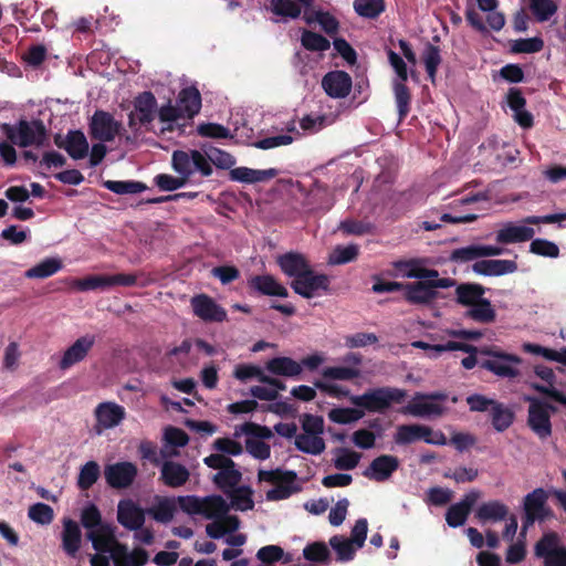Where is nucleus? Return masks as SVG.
<instances>
[{
    "label": "nucleus",
    "instance_id": "nucleus-52",
    "mask_svg": "<svg viewBox=\"0 0 566 566\" xmlns=\"http://www.w3.org/2000/svg\"><path fill=\"white\" fill-rule=\"evenodd\" d=\"M359 247L357 244L337 245L329 255V263L335 265L346 264L357 259Z\"/></svg>",
    "mask_w": 566,
    "mask_h": 566
},
{
    "label": "nucleus",
    "instance_id": "nucleus-56",
    "mask_svg": "<svg viewBox=\"0 0 566 566\" xmlns=\"http://www.w3.org/2000/svg\"><path fill=\"white\" fill-rule=\"evenodd\" d=\"M322 376L331 380H352L360 376V370L356 367L334 366L324 368Z\"/></svg>",
    "mask_w": 566,
    "mask_h": 566
},
{
    "label": "nucleus",
    "instance_id": "nucleus-31",
    "mask_svg": "<svg viewBox=\"0 0 566 566\" xmlns=\"http://www.w3.org/2000/svg\"><path fill=\"white\" fill-rule=\"evenodd\" d=\"M265 369L275 376L297 377L302 374L301 364L291 357H274L266 361Z\"/></svg>",
    "mask_w": 566,
    "mask_h": 566
},
{
    "label": "nucleus",
    "instance_id": "nucleus-22",
    "mask_svg": "<svg viewBox=\"0 0 566 566\" xmlns=\"http://www.w3.org/2000/svg\"><path fill=\"white\" fill-rule=\"evenodd\" d=\"M405 300L415 305H427L437 298L438 293L433 291L429 281L405 283Z\"/></svg>",
    "mask_w": 566,
    "mask_h": 566
},
{
    "label": "nucleus",
    "instance_id": "nucleus-64",
    "mask_svg": "<svg viewBox=\"0 0 566 566\" xmlns=\"http://www.w3.org/2000/svg\"><path fill=\"white\" fill-rule=\"evenodd\" d=\"M544 48L543 39L538 36L515 40L512 44L514 53H537Z\"/></svg>",
    "mask_w": 566,
    "mask_h": 566
},
{
    "label": "nucleus",
    "instance_id": "nucleus-14",
    "mask_svg": "<svg viewBox=\"0 0 566 566\" xmlns=\"http://www.w3.org/2000/svg\"><path fill=\"white\" fill-rule=\"evenodd\" d=\"M193 314L206 323L227 321V311L207 294L195 295L190 301Z\"/></svg>",
    "mask_w": 566,
    "mask_h": 566
},
{
    "label": "nucleus",
    "instance_id": "nucleus-34",
    "mask_svg": "<svg viewBox=\"0 0 566 566\" xmlns=\"http://www.w3.org/2000/svg\"><path fill=\"white\" fill-rule=\"evenodd\" d=\"M509 507L499 500L482 503L475 512V517L482 522H499L506 518Z\"/></svg>",
    "mask_w": 566,
    "mask_h": 566
},
{
    "label": "nucleus",
    "instance_id": "nucleus-50",
    "mask_svg": "<svg viewBox=\"0 0 566 566\" xmlns=\"http://www.w3.org/2000/svg\"><path fill=\"white\" fill-rule=\"evenodd\" d=\"M354 9L358 15L375 19L385 11L384 0H355Z\"/></svg>",
    "mask_w": 566,
    "mask_h": 566
},
{
    "label": "nucleus",
    "instance_id": "nucleus-55",
    "mask_svg": "<svg viewBox=\"0 0 566 566\" xmlns=\"http://www.w3.org/2000/svg\"><path fill=\"white\" fill-rule=\"evenodd\" d=\"M271 11L279 17L297 19L302 8L293 0H271Z\"/></svg>",
    "mask_w": 566,
    "mask_h": 566
},
{
    "label": "nucleus",
    "instance_id": "nucleus-15",
    "mask_svg": "<svg viewBox=\"0 0 566 566\" xmlns=\"http://www.w3.org/2000/svg\"><path fill=\"white\" fill-rule=\"evenodd\" d=\"M137 473V467L128 461L109 464L104 470L107 484L118 490L129 488L135 481Z\"/></svg>",
    "mask_w": 566,
    "mask_h": 566
},
{
    "label": "nucleus",
    "instance_id": "nucleus-26",
    "mask_svg": "<svg viewBox=\"0 0 566 566\" xmlns=\"http://www.w3.org/2000/svg\"><path fill=\"white\" fill-rule=\"evenodd\" d=\"M534 234L533 228L507 222L496 232L495 240L501 244H511L532 240Z\"/></svg>",
    "mask_w": 566,
    "mask_h": 566
},
{
    "label": "nucleus",
    "instance_id": "nucleus-29",
    "mask_svg": "<svg viewBox=\"0 0 566 566\" xmlns=\"http://www.w3.org/2000/svg\"><path fill=\"white\" fill-rule=\"evenodd\" d=\"M188 469L175 461H165L160 470V480L169 488H180L189 480Z\"/></svg>",
    "mask_w": 566,
    "mask_h": 566
},
{
    "label": "nucleus",
    "instance_id": "nucleus-37",
    "mask_svg": "<svg viewBox=\"0 0 566 566\" xmlns=\"http://www.w3.org/2000/svg\"><path fill=\"white\" fill-rule=\"evenodd\" d=\"M63 268V262L60 258H46L40 263L25 271L28 279H46L57 273Z\"/></svg>",
    "mask_w": 566,
    "mask_h": 566
},
{
    "label": "nucleus",
    "instance_id": "nucleus-42",
    "mask_svg": "<svg viewBox=\"0 0 566 566\" xmlns=\"http://www.w3.org/2000/svg\"><path fill=\"white\" fill-rule=\"evenodd\" d=\"M395 101L398 109L399 120H403L410 112L411 93L406 82H394Z\"/></svg>",
    "mask_w": 566,
    "mask_h": 566
},
{
    "label": "nucleus",
    "instance_id": "nucleus-30",
    "mask_svg": "<svg viewBox=\"0 0 566 566\" xmlns=\"http://www.w3.org/2000/svg\"><path fill=\"white\" fill-rule=\"evenodd\" d=\"M82 543V532L78 524L72 518L63 521L62 548L71 557H75Z\"/></svg>",
    "mask_w": 566,
    "mask_h": 566
},
{
    "label": "nucleus",
    "instance_id": "nucleus-48",
    "mask_svg": "<svg viewBox=\"0 0 566 566\" xmlns=\"http://www.w3.org/2000/svg\"><path fill=\"white\" fill-rule=\"evenodd\" d=\"M103 186L117 195L139 193L147 188L145 184L134 180H106Z\"/></svg>",
    "mask_w": 566,
    "mask_h": 566
},
{
    "label": "nucleus",
    "instance_id": "nucleus-16",
    "mask_svg": "<svg viewBox=\"0 0 566 566\" xmlns=\"http://www.w3.org/2000/svg\"><path fill=\"white\" fill-rule=\"evenodd\" d=\"M399 459L390 454H381L375 458L368 468L365 469L363 475L376 482H384L391 478V475L399 468Z\"/></svg>",
    "mask_w": 566,
    "mask_h": 566
},
{
    "label": "nucleus",
    "instance_id": "nucleus-8",
    "mask_svg": "<svg viewBox=\"0 0 566 566\" xmlns=\"http://www.w3.org/2000/svg\"><path fill=\"white\" fill-rule=\"evenodd\" d=\"M534 555L544 560L545 566H566V547L560 545L556 532H548L536 542Z\"/></svg>",
    "mask_w": 566,
    "mask_h": 566
},
{
    "label": "nucleus",
    "instance_id": "nucleus-2",
    "mask_svg": "<svg viewBox=\"0 0 566 566\" xmlns=\"http://www.w3.org/2000/svg\"><path fill=\"white\" fill-rule=\"evenodd\" d=\"M407 390L397 387H378L365 391L363 395L350 396V402L368 412L384 413L394 403H401L407 398Z\"/></svg>",
    "mask_w": 566,
    "mask_h": 566
},
{
    "label": "nucleus",
    "instance_id": "nucleus-57",
    "mask_svg": "<svg viewBox=\"0 0 566 566\" xmlns=\"http://www.w3.org/2000/svg\"><path fill=\"white\" fill-rule=\"evenodd\" d=\"M337 452L338 455L334 459V467L342 471L355 469L361 458L360 453L346 448H339Z\"/></svg>",
    "mask_w": 566,
    "mask_h": 566
},
{
    "label": "nucleus",
    "instance_id": "nucleus-20",
    "mask_svg": "<svg viewBox=\"0 0 566 566\" xmlns=\"http://www.w3.org/2000/svg\"><path fill=\"white\" fill-rule=\"evenodd\" d=\"M281 271L294 280L304 275L312 266L306 256L300 252L290 251L276 258Z\"/></svg>",
    "mask_w": 566,
    "mask_h": 566
},
{
    "label": "nucleus",
    "instance_id": "nucleus-23",
    "mask_svg": "<svg viewBox=\"0 0 566 566\" xmlns=\"http://www.w3.org/2000/svg\"><path fill=\"white\" fill-rule=\"evenodd\" d=\"M507 105L514 112V119L522 128H531L534 125L533 115L525 109L526 99L520 88L511 87L507 92Z\"/></svg>",
    "mask_w": 566,
    "mask_h": 566
},
{
    "label": "nucleus",
    "instance_id": "nucleus-6",
    "mask_svg": "<svg viewBox=\"0 0 566 566\" xmlns=\"http://www.w3.org/2000/svg\"><path fill=\"white\" fill-rule=\"evenodd\" d=\"M133 111L128 114V127L137 132L140 127L149 129L157 115V99L153 92L138 93L133 102Z\"/></svg>",
    "mask_w": 566,
    "mask_h": 566
},
{
    "label": "nucleus",
    "instance_id": "nucleus-41",
    "mask_svg": "<svg viewBox=\"0 0 566 566\" xmlns=\"http://www.w3.org/2000/svg\"><path fill=\"white\" fill-rule=\"evenodd\" d=\"M201 150L208 156L211 164L219 169H231L235 164V158L230 153L217 148L211 144H203Z\"/></svg>",
    "mask_w": 566,
    "mask_h": 566
},
{
    "label": "nucleus",
    "instance_id": "nucleus-40",
    "mask_svg": "<svg viewBox=\"0 0 566 566\" xmlns=\"http://www.w3.org/2000/svg\"><path fill=\"white\" fill-rule=\"evenodd\" d=\"M159 120L161 123H165L166 126L161 128V134H165L166 132H174L176 126L175 122H177L180 118H185L182 113L180 112V107L178 105H172L171 101L169 99L167 104L158 107L157 106V115Z\"/></svg>",
    "mask_w": 566,
    "mask_h": 566
},
{
    "label": "nucleus",
    "instance_id": "nucleus-49",
    "mask_svg": "<svg viewBox=\"0 0 566 566\" xmlns=\"http://www.w3.org/2000/svg\"><path fill=\"white\" fill-rule=\"evenodd\" d=\"M301 44L304 49L312 52H324L331 48L328 39L310 30L302 32Z\"/></svg>",
    "mask_w": 566,
    "mask_h": 566
},
{
    "label": "nucleus",
    "instance_id": "nucleus-54",
    "mask_svg": "<svg viewBox=\"0 0 566 566\" xmlns=\"http://www.w3.org/2000/svg\"><path fill=\"white\" fill-rule=\"evenodd\" d=\"M241 472L235 467H231L216 473L213 482L221 490L234 489L241 481Z\"/></svg>",
    "mask_w": 566,
    "mask_h": 566
},
{
    "label": "nucleus",
    "instance_id": "nucleus-10",
    "mask_svg": "<svg viewBox=\"0 0 566 566\" xmlns=\"http://www.w3.org/2000/svg\"><path fill=\"white\" fill-rule=\"evenodd\" d=\"M547 499L548 494L542 488L525 495L523 501L525 526H532L536 521L544 522L554 516L553 511L546 505Z\"/></svg>",
    "mask_w": 566,
    "mask_h": 566
},
{
    "label": "nucleus",
    "instance_id": "nucleus-51",
    "mask_svg": "<svg viewBox=\"0 0 566 566\" xmlns=\"http://www.w3.org/2000/svg\"><path fill=\"white\" fill-rule=\"evenodd\" d=\"M99 476V465L95 461L86 462L80 470V474L77 478V486L82 491H86L96 483Z\"/></svg>",
    "mask_w": 566,
    "mask_h": 566
},
{
    "label": "nucleus",
    "instance_id": "nucleus-61",
    "mask_svg": "<svg viewBox=\"0 0 566 566\" xmlns=\"http://www.w3.org/2000/svg\"><path fill=\"white\" fill-rule=\"evenodd\" d=\"M363 416L364 411L355 408H334L328 412L329 420L339 424L355 422Z\"/></svg>",
    "mask_w": 566,
    "mask_h": 566
},
{
    "label": "nucleus",
    "instance_id": "nucleus-32",
    "mask_svg": "<svg viewBox=\"0 0 566 566\" xmlns=\"http://www.w3.org/2000/svg\"><path fill=\"white\" fill-rule=\"evenodd\" d=\"M486 289L479 283H461L455 287V302L470 308L483 298Z\"/></svg>",
    "mask_w": 566,
    "mask_h": 566
},
{
    "label": "nucleus",
    "instance_id": "nucleus-21",
    "mask_svg": "<svg viewBox=\"0 0 566 566\" xmlns=\"http://www.w3.org/2000/svg\"><path fill=\"white\" fill-rule=\"evenodd\" d=\"M125 408L116 402H101L95 408V418L102 429H111L118 426L125 419Z\"/></svg>",
    "mask_w": 566,
    "mask_h": 566
},
{
    "label": "nucleus",
    "instance_id": "nucleus-25",
    "mask_svg": "<svg viewBox=\"0 0 566 566\" xmlns=\"http://www.w3.org/2000/svg\"><path fill=\"white\" fill-rule=\"evenodd\" d=\"M176 103L185 118L192 119L201 109V94L193 85L184 87L178 93Z\"/></svg>",
    "mask_w": 566,
    "mask_h": 566
},
{
    "label": "nucleus",
    "instance_id": "nucleus-13",
    "mask_svg": "<svg viewBox=\"0 0 566 566\" xmlns=\"http://www.w3.org/2000/svg\"><path fill=\"white\" fill-rule=\"evenodd\" d=\"M329 277L324 273H316L311 268L304 275L297 280H293L291 287L293 291L304 298H312L319 291L327 292L329 289Z\"/></svg>",
    "mask_w": 566,
    "mask_h": 566
},
{
    "label": "nucleus",
    "instance_id": "nucleus-1",
    "mask_svg": "<svg viewBox=\"0 0 566 566\" xmlns=\"http://www.w3.org/2000/svg\"><path fill=\"white\" fill-rule=\"evenodd\" d=\"M0 129L10 143L21 148L48 145V129L41 119H20L15 124L3 123Z\"/></svg>",
    "mask_w": 566,
    "mask_h": 566
},
{
    "label": "nucleus",
    "instance_id": "nucleus-19",
    "mask_svg": "<svg viewBox=\"0 0 566 566\" xmlns=\"http://www.w3.org/2000/svg\"><path fill=\"white\" fill-rule=\"evenodd\" d=\"M117 521L129 531H139L145 524V511L132 500L118 503Z\"/></svg>",
    "mask_w": 566,
    "mask_h": 566
},
{
    "label": "nucleus",
    "instance_id": "nucleus-47",
    "mask_svg": "<svg viewBox=\"0 0 566 566\" xmlns=\"http://www.w3.org/2000/svg\"><path fill=\"white\" fill-rule=\"evenodd\" d=\"M422 61H423L428 77L433 83L438 67L442 61L439 46L433 45L430 42H428L426 44L424 51L422 53Z\"/></svg>",
    "mask_w": 566,
    "mask_h": 566
},
{
    "label": "nucleus",
    "instance_id": "nucleus-7",
    "mask_svg": "<svg viewBox=\"0 0 566 566\" xmlns=\"http://www.w3.org/2000/svg\"><path fill=\"white\" fill-rule=\"evenodd\" d=\"M526 401L530 402L528 427L538 438L546 439L552 434L551 413L556 412L557 408L536 397H527Z\"/></svg>",
    "mask_w": 566,
    "mask_h": 566
},
{
    "label": "nucleus",
    "instance_id": "nucleus-46",
    "mask_svg": "<svg viewBox=\"0 0 566 566\" xmlns=\"http://www.w3.org/2000/svg\"><path fill=\"white\" fill-rule=\"evenodd\" d=\"M530 10L537 22L548 21L558 10L554 0H530Z\"/></svg>",
    "mask_w": 566,
    "mask_h": 566
},
{
    "label": "nucleus",
    "instance_id": "nucleus-62",
    "mask_svg": "<svg viewBox=\"0 0 566 566\" xmlns=\"http://www.w3.org/2000/svg\"><path fill=\"white\" fill-rule=\"evenodd\" d=\"M232 505L240 511H248L254 507L252 500V490L249 486L235 488L230 493Z\"/></svg>",
    "mask_w": 566,
    "mask_h": 566
},
{
    "label": "nucleus",
    "instance_id": "nucleus-3",
    "mask_svg": "<svg viewBox=\"0 0 566 566\" xmlns=\"http://www.w3.org/2000/svg\"><path fill=\"white\" fill-rule=\"evenodd\" d=\"M478 353L489 356L488 359L480 363V367L497 377L511 379L520 375L518 366L522 363L520 356L502 352L495 347H482Z\"/></svg>",
    "mask_w": 566,
    "mask_h": 566
},
{
    "label": "nucleus",
    "instance_id": "nucleus-27",
    "mask_svg": "<svg viewBox=\"0 0 566 566\" xmlns=\"http://www.w3.org/2000/svg\"><path fill=\"white\" fill-rule=\"evenodd\" d=\"M249 286L262 295L279 297L289 296L287 289L270 274L252 276L249 280Z\"/></svg>",
    "mask_w": 566,
    "mask_h": 566
},
{
    "label": "nucleus",
    "instance_id": "nucleus-36",
    "mask_svg": "<svg viewBox=\"0 0 566 566\" xmlns=\"http://www.w3.org/2000/svg\"><path fill=\"white\" fill-rule=\"evenodd\" d=\"M200 514L208 520L220 518L229 512V505L221 495H209L201 499Z\"/></svg>",
    "mask_w": 566,
    "mask_h": 566
},
{
    "label": "nucleus",
    "instance_id": "nucleus-53",
    "mask_svg": "<svg viewBox=\"0 0 566 566\" xmlns=\"http://www.w3.org/2000/svg\"><path fill=\"white\" fill-rule=\"evenodd\" d=\"M303 557L308 562L325 564L329 560L331 552L324 542H313L304 547Z\"/></svg>",
    "mask_w": 566,
    "mask_h": 566
},
{
    "label": "nucleus",
    "instance_id": "nucleus-44",
    "mask_svg": "<svg viewBox=\"0 0 566 566\" xmlns=\"http://www.w3.org/2000/svg\"><path fill=\"white\" fill-rule=\"evenodd\" d=\"M171 165L174 170L188 181L190 176L193 175L192 149L189 151L175 150L171 156Z\"/></svg>",
    "mask_w": 566,
    "mask_h": 566
},
{
    "label": "nucleus",
    "instance_id": "nucleus-11",
    "mask_svg": "<svg viewBox=\"0 0 566 566\" xmlns=\"http://www.w3.org/2000/svg\"><path fill=\"white\" fill-rule=\"evenodd\" d=\"M432 432V429L424 424H400L394 440L399 446H407L418 440H423L429 444H446V437L442 432L437 433V439L431 438Z\"/></svg>",
    "mask_w": 566,
    "mask_h": 566
},
{
    "label": "nucleus",
    "instance_id": "nucleus-18",
    "mask_svg": "<svg viewBox=\"0 0 566 566\" xmlns=\"http://www.w3.org/2000/svg\"><path fill=\"white\" fill-rule=\"evenodd\" d=\"M95 344V336L84 335L77 338L63 354L59 367L62 370L71 368L73 365L85 359Z\"/></svg>",
    "mask_w": 566,
    "mask_h": 566
},
{
    "label": "nucleus",
    "instance_id": "nucleus-12",
    "mask_svg": "<svg viewBox=\"0 0 566 566\" xmlns=\"http://www.w3.org/2000/svg\"><path fill=\"white\" fill-rule=\"evenodd\" d=\"M122 123L105 111L97 109L92 116L90 130L93 138L101 142H112L119 134Z\"/></svg>",
    "mask_w": 566,
    "mask_h": 566
},
{
    "label": "nucleus",
    "instance_id": "nucleus-58",
    "mask_svg": "<svg viewBox=\"0 0 566 566\" xmlns=\"http://www.w3.org/2000/svg\"><path fill=\"white\" fill-rule=\"evenodd\" d=\"M176 506L172 500L163 499L156 506L148 510L151 517L160 523H169L175 515Z\"/></svg>",
    "mask_w": 566,
    "mask_h": 566
},
{
    "label": "nucleus",
    "instance_id": "nucleus-59",
    "mask_svg": "<svg viewBox=\"0 0 566 566\" xmlns=\"http://www.w3.org/2000/svg\"><path fill=\"white\" fill-rule=\"evenodd\" d=\"M197 133L201 137L214 139L232 138L230 129L218 123H201L197 126Z\"/></svg>",
    "mask_w": 566,
    "mask_h": 566
},
{
    "label": "nucleus",
    "instance_id": "nucleus-60",
    "mask_svg": "<svg viewBox=\"0 0 566 566\" xmlns=\"http://www.w3.org/2000/svg\"><path fill=\"white\" fill-rule=\"evenodd\" d=\"M28 516L38 524L48 525L54 518V511L50 505L39 502L29 507Z\"/></svg>",
    "mask_w": 566,
    "mask_h": 566
},
{
    "label": "nucleus",
    "instance_id": "nucleus-28",
    "mask_svg": "<svg viewBox=\"0 0 566 566\" xmlns=\"http://www.w3.org/2000/svg\"><path fill=\"white\" fill-rule=\"evenodd\" d=\"M279 170L275 168L269 169H252L248 167H237L230 170V179L233 181L244 184H256L269 181L279 175Z\"/></svg>",
    "mask_w": 566,
    "mask_h": 566
},
{
    "label": "nucleus",
    "instance_id": "nucleus-38",
    "mask_svg": "<svg viewBox=\"0 0 566 566\" xmlns=\"http://www.w3.org/2000/svg\"><path fill=\"white\" fill-rule=\"evenodd\" d=\"M490 416L492 426L497 432H503L510 428L515 418L513 410L499 401L490 409Z\"/></svg>",
    "mask_w": 566,
    "mask_h": 566
},
{
    "label": "nucleus",
    "instance_id": "nucleus-35",
    "mask_svg": "<svg viewBox=\"0 0 566 566\" xmlns=\"http://www.w3.org/2000/svg\"><path fill=\"white\" fill-rule=\"evenodd\" d=\"M464 317L480 324H491L496 319V311L488 298H482L476 304L468 308Z\"/></svg>",
    "mask_w": 566,
    "mask_h": 566
},
{
    "label": "nucleus",
    "instance_id": "nucleus-24",
    "mask_svg": "<svg viewBox=\"0 0 566 566\" xmlns=\"http://www.w3.org/2000/svg\"><path fill=\"white\" fill-rule=\"evenodd\" d=\"M518 269L514 260H480L472 265L476 274L485 276H501L516 272Z\"/></svg>",
    "mask_w": 566,
    "mask_h": 566
},
{
    "label": "nucleus",
    "instance_id": "nucleus-43",
    "mask_svg": "<svg viewBox=\"0 0 566 566\" xmlns=\"http://www.w3.org/2000/svg\"><path fill=\"white\" fill-rule=\"evenodd\" d=\"M294 444L297 450L313 455L321 454L326 447L322 437H314L307 433L297 434Z\"/></svg>",
    "mask_w": 566,
    "mask_h": 566
},
{
    "label": "nucleus",
    "instance_id": "nucleus-5",
    "mask_svg": "<svg viewBox=\"0 0 566 566\" xmlns=\"http://www.w3.org/2000/svg\"><path fill=\"white\" fill-rule=\"evenodd\" d=\"M448 399L443 391H433L428 394L416 392L411 402L402 407L399 412L413 417H441L447 412V408L439 402Z\"/></svg>",
    "mask_w": 566,
    "mask_h": 566
},
{
    "label": "nucleus",
    "instance_id": "nucleus-4",
    "mask_svg": "<svg viewBox=\"0 0 566 566\" xmlns=\"http://www.w3.org/2000/svg\"><path fill=\"white\" fill-rule=\"evenodd\" d=\"M258 478L260 481L275 484V488L266 492L268 501L285 500L301 491V488L295 484L297 480L295 471H283L281 469L260 470Z\"/></svg>",
    "mask_w": 566,
    "mask_h": 566
},
{
    "label": "nucleus",
    "instance_id": "nucleus-33",
    "mask_svg": "<svg viewBox=\"0 0 566 566\" xmlns=\"http://www.w3.org/2000/svg\"><path fill=\"white\" fill-rule=\"evenodd\" d=\"M64 150L74 159H83L88 155V142L82 130H69L65 136Z\"/></svg>",
    "mask_w": 566,
    "mask_h": 566
},
{
    "label": "nucleus",
    "instance_id": "nucleus-45",
    "mask_svg": "<svg viewBox=\"0 0 566 566\" xmlns=\"http://www.w3.org/2000/svg\"><path fill=\"white\" fill-rule=\"evenodd\" d=\"M328 543L336 552L338 562H349L354 559L357 547L348 538L334 535L329 538Z\"/></svg>",
    "mask_w": 566,
    "mask_h": 566
},
{
    "label": "nucleus",
    "instance_id": "nucleus-39",
    "mask_svg": "<svg viewBox=\"0 0 566 566\" xmlns=\"http://www.w3.org/2000/svg\"><path fill=\"white\" fill-rule=\"evenodd\" d=\"M87 537L92 541L93 548L103 553H108L112 542H115L114 530L111 525H101L96 531L88 532Z\"/></svg>",
    "mask_w": 566,
    "mask_h": 566
},
{
    "label": "nucleus",
    "instance_id": "nucleus-17",
    "mask_svg": "<svg viewBox=\"0 0 566 566\" xmlns=\"http://www.w3.org/2000/svg\"><path fill=\"white\" fill-rule=\"evenodd\" d=\"M353 81L345 71H331L323 76L322 87L333 98H344L352 90Z\"/></svg>",
    "mask_w": 566,
    "mask_h": 566
},
{
    "label": "nucleus",
    "instance_id": "nucleus-9",
    "mask_svg": "<svg viewBox=\"0 0 566 566\" xmlns=\"http://www.w3.org/2000/svg\"><path fill=\"white\" fill-rule=\"evenodd\" d=\"M137 276L132 273H117L114 275H88L73 281L72 286L81 292L106 290L112 286H133Z\"/></svg>",
    "mask_w": 566,
    "mask_h": 566
},
{
    "label": "nucleus",
    "instance_id": "nucleus-63",
    "mask_svg": "<svg viewBox=\"0 0 566 566\" xmlns=\"http://www.w3.org/2000/svg\"><path fill=\"white\" fill-rule=\"evenodd\" d=\"M530 252L546 258H558L559 248L546 239H534L530 244Z\"/></svg>",
    "mask_w": 566,
    "mask_h": 566
}]
</instances>
